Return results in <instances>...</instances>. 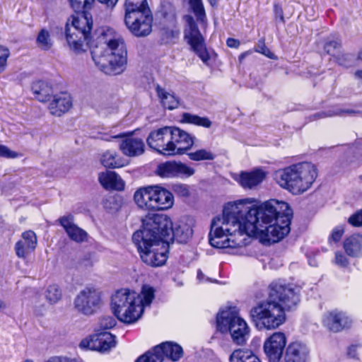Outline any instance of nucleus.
<instances>
[{
	"label": "nucleus",
	"mask_w": 362,
	"mask_h": 362,
	"mask_svg": "<svg viewBox=\"0 0 362 362\" xmlns=\"http://www.w3.org/2000/svg\"><path fill=\"white\" fill-rule=\"evenodd\" d=\"M240 44V41L235 38L229 37L226 40L227 46L231 48H238Z\"/></svg>",
	"instance_id": "6e6d98bb"
},
{
	"label": "nucleus",
	"mask_w": 362,
	"mask_h": 362,
	"mask_svg": "<svg viewBox=\"0 0 362 362\" xmlns=\"http://www.w3.org/2000/svg\"><path fill=\"white\" fill-rule=\"evenodd\" d=\"M274 18L276 21H278L279 23H285L282 6L280 4H279V3L274 4Z\"/></svg>",
	"instance_id": "603ef678"
},
{
	"label": "nucleus",
	"mask_w": 362,
	"mask_h": 362,
	"mask_svg": "<svg viewBox=\"0 0 362 362\" xmlns=\"http://www.w3.org/2000/svg\"><path fill=\"white\" fill-rule=\"evenodd\" d=\"M247 54V52H243L239 56V61L241 62Z\"/></svg>",
	"instance_id": "680f3d73"
},
{
	"label": "nucleus",
	"mask_w": 362,
	"mask_h": 362,
	"mask_svg": "<svg viewBox=\"0 0 362 362\" xmlns=\"http://www.w3.org/2000/svg\"><path fill=\"white\" fill-rule=\"evenodd\" d=\"M188 28L184 31V38L187 44L190 45L193 51L204 63H207L210 59L209 52L206 49L205 40L202 35L198 25L193 17L189 15L185 16Z\"/></svg>",
	"instance_id": "1a4fd4ad"
},
{
	"label": "nucleus",
	"mask_w": 362,
	"mask_h": 362,
	"mask_svg": "<svg viewBox=\"0 0 362 362\" xmlns=\"http://www.w3.org/2000/svg\"><path fill=\"white\" fill-rule=\"evenodd\" d=\"M36 42L37 45L44 50H48L52 46L49 33L45 29L40 30L37 37Z\"/></svg>",
	"instance_id": "c9c22d12"
},
{
	"label": "nucleus",
	"mask_w": 362,
	"mask_h": 362,
	"mask_svg": "<svg viewBox=\"0 0 362 362\" xmlns=\"http://www.w3.org/2000/svg\"><path fill=\"white\" fill-rule=\"evenodd\" d=\"M124 23L136 37H145L152 31L153 16L148 1H125Z\"/></svg>",
	"instance_id": "0eeeda50"
},
{
	"label": "nucleus",
	"mask_w": 362,
	"mask_h": 362,
	"mask_svg": "<svg viewBox=\"0 0 362 362\" xmlns=\"http://www.w3.org/2000/svg\"><path fill=\"white\" fill-rule=\"evenodd\" d=\"M18 153L11 151L8 147L0 144V157L5 158H16L18 157Z\"/></svg>",
	"instance_id": "de8ad7c7"
},
{
	"label": "nucleus",
	"mask_w": 362,
	"mask_h": 362,
	"mask_svg": "<svg viewBox=\"0 0 362 362\" xmlns=\"http://www.w3.org/2000/svg\"><path fill=\"white\" fill-rule=\"evenodd\" d=\"M170 35L173 37H176L178 36L179 33L175 30H170Z\"/></svg>",
	"instance_id": "bf43d9fd"
},
{
	"label": "nucleus",
	"mask_w": 362,
	"mask_h": 362,
	"mask_svg": "<svg viewBox=\"0 0 362 362\" xmlns=\"http://www.w3.org/2000/svg\"><path fill=\"white\" fill-rule=\"evenodd\" d=\"M154 211H163L171 208L174 203L173 194L167 189L153 185Z\"/></svg>",
	"instance_id": "aec40b11"
},
{
	"label": "nucleus",
	"mask_w": 362,
	"mask_h": 362,
	"mask_svg": "<svg viewBox=\"0 0 362 362\" xmlns=\"http://www.w3.org/2000/svg\"><path fill=\"white\" fill-rule=\"evenodd\" d=\"M334 58L336 59V62L338 63L339 65L344 66V67H349L352 66L355 57L353 54H344L339 52Z\"/></svg>",
	"instance_id": "a19ab883"
},
{
	"label": "nucleus",
	"mask_w": 362,
	"mask_h": 362,
	"mask_svg": "<svg viewBox=\"0 0 362 362\" xmlns=\"http://www.w3.org/2000/svg\"><path fill=\"white\" fill-rule=\"evenodd\" d=\"M211 2V4L212 6H215L217 5V1H210Z\"/></svg>",
	"instance_id": "338daca9"
},
{
	"label": "nucleus",
	"mask_w": 362,
	"mask_h": 362,
	"mask_svg": "<svg viewBox=\"0 0 362 362\" xmlns=\"http://www.w3.org/2000/svg\"><path fill=\"white\" fill-rule=\"evenodd\" d=\"M323 325L329 331L337 333L349 329L352 320L346 313L334 310L325 315Z\"/></svg>",
	"instance_id": "dca6fc26"
},
{
	"label": "nucleus",
	"mask_w": 362,
	"mask_h": 362,
	"mask_svg": "<svg viewBox=\"0 0 362 362\" xmlns=\"http://www.w3.org/2000/svg\"><path fill=\"white\" fill-rule=\"evenodd\" d=\"M344 233V228L343 226H338L335 227L332 230V232L329 238V241L332 240L335 243H338L341 240Z\"/></svg>",
	"instance_id": "8fccbe9b"
},
{
	"label": "nucleus",
	"mask_w": 362,
	"mask_h": 362,
	"mask_svg": "<svg viewBox=\"0 0 362 362\" xmlns=\"http://www.w3.org/2000/svg\"><path fill=\"white\" fill-rule=\"evenodd\" d=\"M310 359V349L300 341L290 343L285 349L284 362H308Z\"/></svg>",
	"instance_id": "a211bd4d"
},
{
	"label": "nucleus",
	"mask_w": 362,
	"mask_h": 362,
	"mask_svg": "<svg viewBox=\"0 0 362 362\" xmlns=\"http://www.w3.org/2000/svg\"><path fill=\"white\" fill-rule=\"evenodd\" d=\"M134 199L135 203L140 209L154 211L153 185L141 187L137 189L134 193Z\"/></svg>",
	"instance_id": "5701e85b"
},
{
	"label": "nucleus",
	"mask_w": 362,
	"mask_h": 362,
	"mask_svg": "<svg viewBox=\"0 0 362 362\" xmlns=\"http://www.w3.org/2000/svg\"><path fill=\"white\" fill-rule=\"evenodd\" d=\"M45 362H79L76 358H71L66 356H53Z\"/></svg>",
	"instance_id": "5fc2aeb1"
},
{
	"label": "nucleus",
	"mask_w": 362,
	"mask_h": 362,
	"mask_svg": "<svg viewBox=\"0 0 362 362\" xmlns=\"http://www.w3.org/2000/svg\"><path fill=\"white\" fill-rule=\"evenodd\" d=\"M95 1H69L75 14L68 19L65 25V37L69 48L76 54L90 49L95 65L104 73L117 75L127 65V51L121 40H110L93 46L91 42L92 15L89 12Z\"/></svg>",
	"instance_id": "f03ea898"
},
{
	"label": "nucleus",
	"mask_w": 362,
	"mask_h": 362,
	"mask_svg": "<svg viewBox=\"0 0 362 362\" xmlns=\"http://www.w3.org/2000/svg\"><path fill=\"white\" fill-rule=\"evenodd\" d=\"M344 249L347 255L359 257L362 255V235L354 234L345 239Z\"/></svg>",
	"instance_id": "bb28decb"
},
{
	"label": "nucleus",
	"mask_w": 362,
	"mask_h": 362,
	"mask_svg": "<svg viewBox=\"0 0 362 362\" xmlns=\"http://www.w3.org/2000/svg\"><path fill=\"white\" fill-rule=\"evenodd\" d=\"M71 105L70 95L65 93H61L53 96V100L49 105V110L52 115L60 117L66 112Z\"/></svg>",
	"instance_id": "b1692460"
},
{
	"label": "nucleus",
	"mask_w": 362,
	"mask_h": 362,
	"mask_svg": "<svg viewBox=\"0 0 362 362\" xmlns=\"http://www.w3.org/2000/svg\"><path fill=\"white\" fill-rule=\"evenodd\" d=\"M335 262L341 267H346L349 264V260L346 257L340 252L335 253Z\"/></svg>",
	"instance_id": "864d4df0"
},
{
	"label": "nucleus",
	"mask_w": 362,
	"mask_h": 362,
	"mask_svg": "<svg viewBox=\"0 0 362 362\" xmlns=\"http://www.w3.org/2000/svg\"><path fill=\"white\" fill-rule=\"evenodd\" d=\"M104 207L106 209L111 211H117L120 207L118 198L116 197L110 196L103 201Z\"/></svg>",
	"instance_id": "37998d69"
},
{
	"label": "nucleus",
	"mask_w": 362,
	"mask_h": 362,
	"mask_svg": "<svg viewBox=\"0 0 362 362\" xmlns=\"http://www.w3.org/2000/svg\"><path fill=\"white\" fill-rule=\"evenodd\" d=\"M124 135L120 134H118V135H116V136H111V138H113V139H117V138H121V137H123Z\"/></svg>",
	"instance_id": "69168bd1"
},
{
	"label": "nucleus",
	"mask_w": 362,
	"mask_h": 362,
	"mask_svg": "<svg viewBox=\"0 0 362 362\" xmlns=\"http://www.w3.org/2000/svg\"><path fill=\"white\" fill-rule=\"evenodd\" d=\"M116 325V320L114 317L110 316H105L100 319V327L104 329H108L114 327Z\"/></svg>",
	"instance_id": "3c124183"
},
{
	"label": "nucleus",
	"mask_w": 362,
	"mask_h": 362,
	"mask_svg": "<svg viewBox=\"0 0 362 362\" xmlns=\"http://www.w3.org/2000/svg\"><path fill=\"white\" fill-rule=\"evenodd\" d=\"M273 176L281 188L293 194H300L311 187L317 176V172L313 164L306 162L279 169Z\"/></svg>",
	"instance_id": "39448f33"
},
{
	"label": "nucleus",
	"mask_w": 362,
	"mask_h": 362,
	"mask_svg": "<svg viewBox=\"0 0 362 362\" xmlns=\"http://www.w3.org/2000/svg\"><path fill=\"white\" fill-rule=\"evenodd\" d=\"M69 238L77 243L83 242L86 240L88 234L87 233L78 227L76 225L69 230V231L66 233Z\"/></svg>",
	"instance_id": "4c0bfd02"
},
{
	"label": "nucleus",
	"mask_w": 362,
	"mask_h": 362,
	"mask_svg": "<svg viewBox=\"0 0 362 362\" xmlns=\"http://www.w3.org/2000/svg\"><path fill=\"white\" fill-rule=\"evenodd\" d=\"M287 338L284 333L277 332L270 335L264 342V352L269 362H279L286 349Z\"/></svg>",
	"instance_id": "ddd939ff"
},
{
	"label": "nucleus",
	"mask_w": 362,
	"mask_h": 362,
	"mask_svg": "<svg viewBox=\"0 0 362 362\" xmlns=\"http://www.w3.org/2000/svg\"><path fill=\"white\" fill-rule=\"evenodd\" d=\"M182 121L185 123L194 124L205 128L211 127L212 122L206 117H199L189 112H184L182 115Z\"/></svg>",
	"instance_id": "2f4dec72"
},
{
	"label": "nucleus",
	"mask_w": 362,
	"mask_h": 362,
	"mask_svg": "<svg viewBox=\"0 0 362 362\" xmlns=\"http://www.w3.org/2000/svg\"><path fill=\"white\" fill-rule=\"evenodd\" d=\"M6 308V304L0 300V310Z\"/></svg>",
	"instance_id": "0e129e2a"
},
{
	"label": "nucleus",
	"mask_w": 362,
	"mask_h": 362,
	"mask_svg": "<svg viewBox=\"0 0 362 362\" xmlns=\"http://www.w3.org/2000/svg\"><path fill=\"white\" fill-rule=\"evenodd\" d=\"M98 180L101 185L107 189L122 190L124 187L123 180L113 171L100 173L98 176Z\"/></svg>",
	"instance_id": "393cba45"
},
{
	"label": "nucleus",
	"mask_w": 362,
	"mask_h": 362,
	"mask_svg": "<svg viewBox=\"0 0 362 362\" xmlns=\"http://www.w3.org/2000/svg\"><path fill=\"white\" fill-rule=\"evenodd\" d=\"M348 223L354 227L362 226V209L351 215L348 219Z\"/></svg>",
	"instance_id": "09e8293b"
},
{
	"label": "nucleus",
	"mask_w": 362,
	"mask_h": 362,
	"mask_svg": "<svg viewBox=\"0 0 362 362\" xmlns=\"http://www.w3.org/2000/svg\"><path fill=\"white\" fill-rule=\"evenodd\" d=\"M148 146L165 156L174 155V146L171 141V126H165L151 131L146 139Z\"/></svg>",
	"instance_id": "9b49d317"
},
{
	"label": "nucleus",
	"mask_w": 362,
	"mask_h": 362,
	"mask_svg": "<svg viewBox=\"0 0 362 362\" xmlns=\"http://www.w3.org/2000/svg\"><path fill=\"white\" fill-rule=\"evenodd\" d=\"M135 362H147L146 359L144 358V356H139Z\"/></svg>",
	"instance_id": "052dcab7"
},
{
	"label": "nucleus",
	"mask_w": 362,
	"mask_h": 362,
	"mask_svg": "<svg viewBox=\"0 0 362 362\" xmlns=\"http://www.w3.org/2000/svg\"><path fill=\"white\" fill-rule=\"evenodd\" d=\"M100 2L101 3H105L107 5H109V3H110L112 6H115L117 1H100Z\"/></svg>",
	"instance_id": "e2e57ef3"
},
{
	"label": "nucleus",
	"mask_w": 362,
	"mask_h": 362,
	"mask_svg": "<svg viewBox=\"0 0 362 362\" xmlns=\"http://www.w3.org/2000/svg\"><path fill=\"white\" fill-rule=\"evenodd\" d=\"M116 345L115 336L109 332H101L83 339L80 343V346L90 350L105 353Z\"/></svg>",
	"instance_id": "4468645a"
},
{
	"label": "nucleus",
	"mask_w": 362,
	"mask_h": 362,
	"mask_svg": "<svg viewBox=\"0 0 362 362\" xmlns=\"http://www.w3.org/2000/svg\"><path fill=\"white\" fill-rule=\"evenodd\" d=\"M344 115L362 117V112L354 108H341L334 107L327 110L321 111L310 115V119L313 121L328 117L343 116Z\"/></svg>",
	"instance_id": "a878e982"
},
{
	"label": "nucleus",
	"mask_w": 362,
	"mask_h": 362,
	"mask_svg": "<svg viewBox=\"0 0 362 362\" xmlns=\"http://www.w3.org/2000/svg\"><path fill=\"white\" fill-rule=\"evenodd\" d=\"M250 204L248 199L228 203L223 216L213 218L209 233L212 247H239L240 243L230 238L236 233L258 237L262 243H274L290 233L293 210L287 202L270 199L258 206Z\"/></svg>",
	"instance_id": "f257e3e1"
},
{
	"label": "nucleus",
	"mask_w": 362,
	"mask_h": 362,
	"mask_svg": "<svg viewBox=\"0 0 362 362\" xmlns=\"http://www.w3.org/2000/svg\"><path fill=\"white\" fill-rule=\"evenodd\" d=\"M255 52L261 53L269 59H275L276 56L270 51V49L265 45L264 40H259L258 44L255 48Z\"/></svg>",
	"instance_id": "79ce46f5"
},
{
	"label": "nucleus",
	"mask_w": 362,
	"mask_h": 362,
	"mask_svg": "<svg viewBox=\"0 0 362 362\" xmlns=\"http://www.w3.org/2000/svg\"><path fill=\"white\" fill-rule=\"evenodd\" d=\"M229 362H261V361L252 351L238 349L230 355Z\"/></svg>",
	"instance_id": "c85d7f7f"
},
{
	"label": "nucleus",
	"mask_w": 362,
	"mask_h": 362,
	"mask_svg": "<svg viewBox=\"0 0 362 362\" xmlns=\"http://www.w3.org/2000/svg\"><path fill=\"white\" fill-rule=\"evenodd\" d=\"M266 175V173L260 168L244 171L240 174L238 182L243 188L252 189L262 183Z\"/></svg>",
	"instance_id": "4be33fe9"
},
{
	"label": "nucleus",
	"mask_w": 362,
	"mask_h": 362,
	"mask_svg": "<svg viewBox=\"0 0 362 362\" xmlns=\"http://www.w3.org/2000/svg\"><path fill=\"white\" fill-rule=\"evenodd\" d=\"M62 296V291L57 284L49 285L45 291L46 299L51 304L57 303L61 299Z\"/></svg>",
	"instance_id": "f704fd0d"
},
{
	"label": "nucleus",
	"mask_w": 362,
	"mask_h": 362,
	"mask_svg": "<svg viewBox=\"0 0 362 362\" xmlns=\"http://www.w3.org/2000/svg\"><path fill=\"white\" fill-rule=\"evenodd\" d=\"M192 234L193 230L189 225L182 223L173 228L167 215L153 214L144 219L142 228L134 233L132 241L142 261L157 267L166 262L170 241L186 243Z\"/></svg>",
	"instance_id": "7ed1b4c3"
},
{
	"label": "nucleus",
	"mask_w": 362,
	"mask_h": 362,
	"mask_svg": "<svg viewBox=\"0 0 362 362\" xmlns=\"http://www.w3.org/2000/svg\"><path fill=\"white\" fill-rule=\"evenodd\" d=\"M160 13H161V16L166 19H175V8L171 1H161Z\"/></svg>",
	"instance_id": "e433bc0d"
},
{
	"label": "nucleus",
	"mask_w": 362,
	"mask_h": 362,
	"mask_svg": "<svg viewBox=\"0 0 362 362\" xmlns=\"http://www.w3.org/2000/svg\"><path fill=\"white\" fill-rule=\"evenodd\" d=\"M101 163L108 168H118L124 165V160L113 151H107L103 154Z\"/></svg>",
	"instance_id": "c756f323"
},
{
	"label": "nucleus",
	"mask_w": 362,
	"mask_h": 362,
	"mask_svg": "<svg viewBox=\"0 0 362 362\" xmlns=\"http://www.w3.org/2000/svg\"><path fill=\"white\" fill-rule=\"evenodd\" d=\"M187 156L190 160L194 161L213 160L216 158L214 153L204 148L189 153Z\"/></svg>",
	"instance_id": "72a5a7b5"
},
{
	"label": "nucleus",
	"mask_w": 362,
	"mask_h": 362,
	"mask_svg": "<svg viewBox=\"0 0 362 362\" xmlns=\"http://www.w3.org/2000/svg\"><path fill=\"white\" fill-rule=\"evenodd\" d=\"M74 217L71 215L64 216L59 218V224L64 228L66 233L76 225L73 223Z\"/></svg>",
	"instance_id": "49530a36"
},
{
	"label": "nucleus",
	"mask_w": 362,
	"mask_h": 362,
	"mask_svg": "<svg viewBox=\"0 0 362 362\" xmlns=\"http://www.w3.org/2000/svg\"><path fill=\"white\" fill-rule=\"evenodd\" d=\"M101 304L100 292L94 287H86L74 300V306L81 313L90 315L95 313Z\"/></svg>",
	"instance_id": "f8f14e48"
},
{
	"label": "nucleus",
	"mask_w": 362,
	"mask_h": 362,
	"mask_svg": "<svg viewBox=\"0 0 362 362\" xmlns=\"http://www.w3.org/2000/svg\"><path fill=\"white\" fill-rule=\"evenodd\" d=\"M216 327L223 334L229 332L232 341L238 346L245 344L250 337V328L238 316L235 307L222 310L217 315Z\"/></svg>",
	"instance_id": "6e6552de"
},
{
	"label": "nucleus",
	"mask_w": 362,
	"mask_h": 362,
	"mask_svg": "<svg viewBox=\"0 0 362 362\" xmlns=\"http://www.w3.org/2000/svg\"><path fill=\"white\" fill-rule=\"evenodd\" d=\"M156 172L161 177H189L195 170L181 162L167 161L159 164Z\"/></svg>",
	"instance_id": "2eb2a0df"
},
{
	"label": "nucleus",
	"mask_w": 362,
	"mask_h": 362,
	"mask_svg": "<svg viewBox=\"0 0 362 362\" xmlns=\"http://www.w3.org/2000/svg\"><path fill=\"white\" fill-rule=\"evenodd\" d=\"M37 239L33 230H26L21 235V238L16 243L14 250L18 257L25 259L33 252L37 246Z\"/></svg>",
	"instance_id": "6ab92c4d"
},
{
	"label": "nucleus",
	"mask_w": 362,
	"mask_h": 362,
	"mask_svg": "<svg viewBox=\"0 0 362 362\" xmlns=\"http://www.w3.org/2000/svg\"><path fill=\"white\" fill-rule=\"evenodd\" d=\"M31 89L35 98L40 102L45 103L49 100L53 95L52 86L44 81L33 82Z\"/></svg>",
	"instance_id": "cd10ccee"
},
{
	"label": "nucleus",
	"mask_w": 362,
	"mask_h": 362,
	"mask_svg": "<svg viewBox=\"0 0 362 362\" xmlns=\"http://www.w3.org/2000/svg\"><path fill=\"white\" fill-rule=\"evenodd\" d=\"M9 54V49L0 45V73L5 70Z\"/></svg>",
	"instance_id": "c03bdc74"
},
{
	"label": "nucleus",
	"mask_w": 362,
	"mask_h": 362,
	"mask_svg": "<svg viewBox=\"0 0 362 362\" xmlns=\"http://www.w3.org/2000/svg\"><path fill=\"white\" fill-rule=\"evenodd\" d=\"M154 289L149 286H144L141 290L143 297H141V308H144L146 305H149L154 298Z\"/></svg>",
	"instance_id": "58836bf2"
},
{
	"label": "nucleus",
	"mask_w": 362,
	"mask_h": 362,
	"mask_svg": "<svg viewBox=\"0 0 362 362\" xmlns=\"http://www.w3.org/2000/svg\"><path fill=\"white\" fill-rule=\"evenodd\" d=\"M267 300L259 302L250 312L252 321L259 329H274L286 321L285 310H289L300 301L292 284L273 281L269 286Z\"/></svg>",
	"instance_id": "20e7f679"
},
{
	"label": "nucleus",
	"mask_w": 362,
	"mask_h": 362,
	"mask_svg": "<svg viewBox=\"0 0 362 362\" xmlns=\"http://www.w3.org/2000/svg\"><path fill=\"white\" fill-rule=\"evenodd\" d=\"M173 189L177 196L182 197H187L189 196V187L185 184L173 185Z\"/></svg>",
	"instance_id": "a18cd8bd"
},
{
	"label": "nucleus",
	"mask_w": 362,
	"mask_h": 362,
	"mask_svg": "<svg viewBox=\"0 0 362 362\" xmlns=\"http://www.w3.org/2000/svg\"><path fill=\"white\" fill-rule=\"evenodd\" d=\"M189 8L198 21H203L206 18L205 10L202 1H189Z\"/></svg>",
	"instance_id": "ea45409f"
},
{
	"label": "nucleus",
	"mask_w": 362,
	"mask_h": 362,
	"mask_svg": "<svg viewBox=\"0 0 362 362\" xmlns=\"http://www.w3.org/2000/svg\"><path fill=\"white\" fill-rule=\"evenodd\" d=\"M119 149L125 156L136 157L144 153L145 144L142 139L129 136L121 141Z\"/></svg>",
	"instance_id": "412c9836"
},
{
	"label": "nucleus",
	"mask_w": 362,
	"mask_h": 362,
	"mask_svg": "<svg viewBox=\"0 0 362 362\" xmlns=\"http://www.w3.org/2000/svg\"><path fill=\"white\" fill-rule=\"evenodd\" d=\"M358 58L362 60V50L359 52Z\"/></svg>",
	"instance_id": "774afa93"
},
{
	"label": "nucleus",
	"mask_w": 362,
	"mask_h": 362,
	"mask_svg": "<svg viewBox=\"0 0 362 362\" xmlns=\"http://www.w3.org/2000/svg\"><path fill=\"white\" fill-rule=\"evenodd\" d=\"M325 52L334 57L341 51V40L338 36H330L324 41Z\"/></svg>",
	"instance_id": "473e14b6"
},
{
	"label": "nucleus",
	"mask_w": 362,
	"mask_h": 362,
	"mask_svg": "<svg viewBox=\"0 0 362 362\" xmlns=\"http://www.w3.org/2000/svg\"><path fill=\"white\" fill-rule=\"evenodd\" d=\"M194 137L181 129L171 126V141L174 146V155L184 154L194 144Z\"/></svg>",
	"instance_id": "f3484780"
},
{
	"label": "nucleus",
	"mask_w": 362,
	"mask_h": 362,
	"mask_svg": "<svg viewBox=\"0 0 362 362\" xmlns=\"http://www.w3.org/2000/svg\"><path fill=\"white\" fill-rule=\"evenodd\" d=\"M357 346H358L357 345H351L348 348L347 354H348V356L350 358H357V356H356V348H357Z\"/></svg>",
	"instance_id": "4d7b16f0"
},
{
	"label": "nucleus",
	"mask_w": 362,
	"mask_h": 362,
	"mask_svg": "<svg viewBox=\"0 0 362 362\" xmlns=\"http://www.w3.org/2000/svg\"><path fill=\"white\" fill-rule=\"evenodd\" d=\"M355 76H356L358 78H359V79L362 80V70H358V71H356V73H355Z\"/></svg>",
	"instance_id": "13d9d810"
},
{
	"label": "nucleus",
	"mask_w": 362,
	"mask_h": 362,
	"mask_svg": "<svg viewBox=\"0 0 362 362\" xmlns=\"http://www.w3.org/2000/svg\"><path fill=\"white\" fill-rule=\"evenodd\" d=\"M157 94L160 99L163 106L168 110H173L178 107L179 100L173 94L166 92L163 88L158 86L156 88Z\"/></svg>",
	"instance_id": "7c9ffc66"
},
{
	"label": "nucleus",
	"mask_w": 362,
	"mask_h": 362,
	"mask_svg": "<svg viewBox=\"0 0 362 362\" xmlns=\"http://www.w3.org/2000/svg\"><path fill=\"white\" fill-rule=\"evenodd\" d=\"M183 354L180 345L173 341H165L155 346L141 356H144L147 362H162L165 356L172 361H177L183 356Z\"/></svg>",
	"instance_id": "9d476101"
},
{
	"label": "nucleus",
	"mask_w": 362,
	"mask_h": 362,
	"mask_svg": "<svg viewBox=\"0 0 362 362\" xmlns=\"http://www.w3.org/2000/svg\"><path fill=\"white\" fill-rule=\"evenodd\" d=\"M141 296L129 289H120L112 296L111 308L117 318L126 324L136 322L143 314Z\"/></svg>",
	"instance_id": "423d86ee"
}]
</instances>
